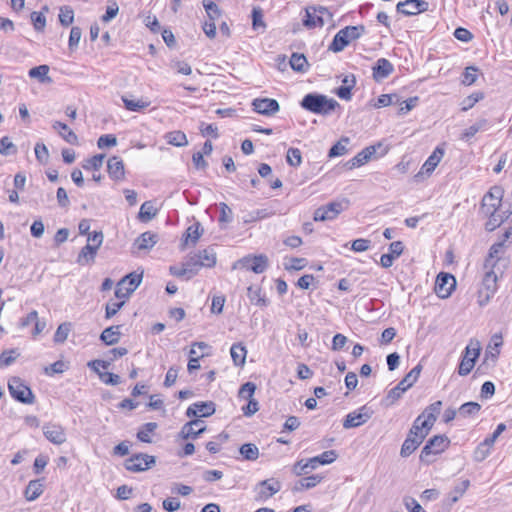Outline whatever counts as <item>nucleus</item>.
<instances>
[{"label": "nucleus", "instance_id": "nucleus-1", "mask_svg": "<svg viewBox=\"0 0 512 512\" xmlns=\"http://www.w3.org/2000/svg\"><path fill=\"white\" fill-rule=\"evenodd\" d=\"M300 105L303 109L320 115H328L339 107V103L335 99L318 93L306 94Z\"/></svg>", "mask_w": 512, "mask_h": 512}, {"label": "nucleus", "instance_id": "nucleus-2", "mask_svg": "<svg viewBox=\"0 0 512 512\" xmlns=\"http://www.w3.org/2000/svg\"><path fill=\"white\" fill-rule=\"evenodd\" d=\"M366 32L364 25L346 26L339 30L333 38L329 46V50L333 52H341L350 42L360 38Z\"/></svg>", "mask_w": 512, "mask_h": 512}, {"label": "nucleus", "instance_id": "nucleus-3", "mask_svg": "<svg viewBox=\"0 0 512 512\" xmlns=\"http://www.w3.org/2000/svg\"><path fill=\"white\" fill-rule=\"evenodd\" d=\"M422 370L420 364L416 365L394 388H392L385 397L386 405H393L399 400L404 392H406L417 381Z\"/></svg>", "mask_w": 512, "mask_h": 512}, {"label": "nucleus", "instance_id": "nucleus-4", "mask_svg": "<svg viewBox=\"0 0 512 512\" xmlns=\"http://www.w3.org/2000/svg\"><path fill=\"white\" fill-rule=\"evenodd\" d=\"M497 291V275L493 269H485L481 287L478 290L477 302L479 306L487 305Z\"/></svg>", "mask_w": 512, "mask_h": 512}, {"label": "nucleus", "instance_id": "nucleus-5", "mask_svg": "<svg viewBox=\"0 0 512 512\" xmlns=\"http://www.w3.org/2000/svg\"><path fill=\"white\" fill-rule=\"evenodd\" d=\"M8 390L13 399L23 404H33L35 396L24 381L19 377H12L8 381Z\"/></svg>", "mask_w": 512, "mask_h": 512}, {"label": "nucleus", "instance_id": "nucleus-6", "mask_svg": "<svg viewBox=\"0 0 512 512\" xmlns=\"http://www.w3.org/2000/svg\"><path fill=\"white\" fill-rule=\"evenodd\" d=\"M349 201L346 199L340 201H333L326 205L317 208L314 211V221H331L338 217V215L348 208Z\"/></svg>", "mask_w": 512, "mask_h": 512}, {"label": "nucleus", "instance_id": "nucleus-7", "mask_svg": "<svg viewBox=\"0 0 512 512\" xmlns=\"http://www.w3.org/2000/svg\"><path fill=\"white\" fill-rule=\"evenodd\" d=\"M450 444V440L443 435H436L429 439L420 453V460L431 463L432 456L442 453Z\"/></svg>", "mask_w": 512, "mask_h": 512}, {"label": "nucleus", "instance_id": "nucleus-8", "mask_svg": "<svg viewBox=\"0 0 512 512\" xmlns=\"http://www.w3.org/2000/svg\"><path fill=\"white\" fill-rule=\"evenodd\" d=\"M142 281V274L136 272L129 273L123 277L116 286L115 297L118 299H127L136 290Z\"/></svg>", "mask_w": 512, "mask_h": 512}, {"label": "nucleus", "instance_id": "nucleus-9", "mask_svg": "<svg viewBox=\"0 0 512 512\" xmlns=\"http://www.w3.org/2000/svg\"><path fill=\"white\" fill-rule=\"evenodd\" d=\"M480 343L478 341H471L465 348L464 356L459 364L458 373L460 376L468 375L473 369L476 359L480 354Z\"/></svg>", "mask_w": 512, "mask_h": 512}, {"label": "nucleus", "instance_id": "nucleus-10", "mask_svg": "<svg viewBox=\"0 0 512 512\" xmlns=\"http://www.w3.org/2000/svg\"><path fill=\"white\" fill-rule=\"evenodd\" d=\"M503 197V189L499 186H494L490 191L484 195L481 204V212L483 215L493 214L498 212L501 206V200Z\"/></svg>", "mask_w": 512, "mask_h": 512}, {"label": "nucleus", "instance_id": "nucleus-11", "mask_svg": "<svg viewBox=\"0 0 512 512\" xmlns=\"http://www.w3.org/2000/svg\"><path fill=\"white\" fill-rule=\"evenodd\" d=\"M237 266L260 274L267 269L268 258L263 254L257 256H246L235 263L233 268L235 269Z\"/></svg>", "mask_w": 512, "mask_h": 512}, {"label": "nucleus", "instance_id": "nucleus-12", "mask_svg": "<svg viewBox=\"0 0 512 512\" xmlns=\"http://www.w3.org/2000/svg\"><path fill=\"white\" fill-rule=\"evenodd\" d=\"M281 490V483L274 478L259 482L255 487V500L266 501Z\"/></svg>", "mask_w": 512, "mask_h": 512}, {"label": "nucleus", "instance_id": "nucleus-13", "mask_svg": "<svg viewBox=\"0 0 512 512\" xmlns=\"http://www.w3.org/2000/svg\"><path fill=\"white\" fill-rule=\"evenodd\" d=\"M372 414L373 411L369 407L364 405L360 407L358 410L349 413L345 417L343 421V427L345 429L359 427L365 424L372 417Z\"/></svg>", "mask_w": 512, "mask_h": 512}, {"label": "nucleus", "instance_id": "nucleus-14", "mask_svg": "<svg viewBox=\"0 0 512 512\" xmlns=\"http://www.w3.org/2000/svg\"><path fill=\"white\" fill-rule=\"evenodd\" d=\"M456 287V279L452 274L441 272L435 282V292L442 298H448Z\"/></svg>", "mask_w": 512, "mask_h": 512}, {"label": "nucleus", "instance_id": "nucleus-15", "mask_svg": "<svg viewBox=\"0 0 512 512\" xmlns=\"http://www.w3.org/2000/svg\"><path fill=\"white\" fill-rule=\"evenodd\" d=\"M155 462L154 456L140 453L128 458L125 462V468L131 472H141L150 468Z\"/></svg>", "mask_w": 512, "mask_h": 512}, {"label": "nucleus", "instance_id": "nucleus-16", "mask_svg": "<svg viewBox=\"0 0 512 512\" xmlns=\"http://www.w3.org/2000/svg\"><path fill=\"white\" fill-rule=\"evenodd\" d=\"M332 19V14L325 7H319L318 9H314L313 12L309 10L306 11V18L303 23L306 27L314 28V27H322L328 21Z\"/></svg>", "mask_w": 512, "mask_h": 512}, {"label": "nucleus", "instance_id": "nucleus-17", "mask_svg": "<svg viewBox=\"0 0 512 512\" xmlns=\"http://www.w3.org/2000/svg\"><path fill=\"white\" fill-rule=\"evenodd\" d=\"M429 3L425 0H405L397 4L396 10L405 16H414L422 12H426Z\"/></svg>", "mask_w": 512, "mask_h": 512}, {"label": "nucleus", "instance_id": "nucleus-18", "mask_svg": "<svg viewBox=\"0 0 512 512\" xmlns=\"http://www.w3.org/2000/svg\"><path fill=\"white\" fill-rule=\"evenodd\" d=\"M443 156L444 149L440 146H437L432 154L428 157V159L424 162L418 174L415 175V178L418 179L424 175L430 176Z\"/></svg>", "mask_w": 512, "mask_h": 512}, {"label": "nucleus", "instance_id": "nucleus-19", "mask_svg": "<svg viewBox=\"0 0 512 512\" xmlns=\"http://www.w3.org/2000/svg\"><path fill=\"white\" fill-rule=\"evenodd\" d=\"M254 111L265 116H272L280 110L279 103L275 99L257 98L252 102Z\"/></svg>", "mask_w": 512, "mask_h": 512}, {"label": "nucleus", "instance_id": "nucleus-20", "mask_svg": "<svg viewBox=\"0 0 512 512\" xmlns=\"http://www.w3.org/2000/svg\"><path fill=\"white\" fill-rule=\"evenodd\" d=\"M44 436L53 444L61 445L66 441V433L61 425L48 423L43 426Z\"/></svg>", "mask_w": 512, "mask_h": 512}, {"label": "nucleus", "instance_id": "nucleus-21", "mask_svg": "<svg viewBox=\"0 0 512 512\" xmlns=\"http://www.w3.org/2000/svg\"><path fill=\"white\" fill-rule=\"evenodd\" d=\"M206 430L204 422L199 419L191 420L183 425L181 429V436L183 439H195Z\"/></svg>", "mask_w": 512, "mask_h": 512}, {"label": "nucleus", "instance_id": "nucleus-22", "mask_svg": "<svg viewBox=\"0 0 512 512\" xmlns=\"http://www.w3.org/2000/svg\"><path fill=\"white\" fill-rule=\"evenodd\" d=\"M107 171L111 179L115 181L125 178L124 163L118 156H112L107 162Z\"/></svg>", "mask_w": 512, "mask_h": 512}, {"label": "nucleus", "instance_id": "nucleus-23", "mask_svg": "<svg viewBox=\"0 0 512 512\" xmlns=\"http://www.w3.org/2000/svg\"><path fill=\"white\" fill-rule=\"evenodd\" d=\"M394 70L392 63L385 59L380 58L376 61L373 67V78L375 81L379 82L383 79L387 78Z\"/></svg>", "mask_w": 512, "mask_h": 512}, {"label": "nucleus", "instance_id": "nucleus-24", "mask_svg": "<svg viewBox=\"0 0 512 512\" xmlns=\"http://www.w3.org/2000/svg\"><path fill=\"white\" fill-rule=\"evenodd\" d=\"M375 153H376L375 146L366 147L365 149L360 151L356 156H354L352 159H350L347 162L346 166L349 169L360 167V166L364 165L365 163H367Z\"/></svg>", "mask_w": 512, "mask_h": 512}, {"label": "nucleus", "instance_id": "nucleus-25", "mask_svg": "<svg viewBox=\"0 0 512 512\" xmlns=\"http://www.w3.org/2000/svg\"><path fill=\"white\" fill-rule=\"evenodd\" d=\"M432 426L427 423V421L422 419V416H418L414 422L412 427L409 430L408 435L414 437H421V442L426 438L429 434Z\"/></svg>", "mask_w": 512, "mask_h": 512}, {"label": "nucleus", "instance_id": "nucleus-26", "mask_svg": "<svg viewBox=\"0 0 512 512\" xmlns=\"http://www.w3.org/2000/svg\"><path fill=\"white\" fill-rule=\"evenodd\" d=\"M158 241V235L147 231L142 233L134 242L133 246L137 250H150Z\"/></svg>", "mask_w": 512, "mask_h": 512}, {"label": "nucleus", "instance_id": "nucleus-27", "mask_svg": "<svg viewBox=\"0 0 512 512\" xmlns=\"http://www.w3.org/2000/svg\"><path fill=\"white\" fill-rule=\"evenodd\" d=\"M338 457L335 450H328L319 456L308 459L310 470L316 469L319 465H327L333 463Z\"/></svg>", "mask_w": 512, "mask_h": 512}, {"label": "nucleus", "instance_id": "nucleus-28", "mask_svg": "<svg viewBox=\"0 0 512 512\" xmlns=\"http://www.w3.org/2000/svg\"><path fill=\"white\" fill-rule=\"evenodd\" d=\"M490 122L486 118L478 119L473 125L469 126L467 129L463 131L461 134L462 140H469L474 137L478 132L486 131L490 128Z\"/></svg>", "mask_w": 512, "mask_h": 512}, {"label": "nucleus", "instance_id": "nucleus-29", "mask_svg": "<svg viewBox=\"0 0 512 512\" xmlns=\"http://www.w3.org/2000/svg\"><path fill=\"white\" fill-rule=\"evenodd\" d=\"M53 129L69 144H78L77 135L65 124L60 121H55L52 125Z\"/></svg>", "mask_w": 512, "mask_h": 512}, {"label": "nucleus", "instance_id": "nucleus-30", "mask_svg": "<svg viewBox=\"0 0 512 512\" xmlns=\"http://www.w3.org/2000/svg\"><path fill=\"white\" fill-rule=\"evenodd\" d=\"M194 259L198 261L201 267L211 268L216 264V253L213 248H206L194 254Z\"/></svg>", "mask_w": 512, "mask_h": 512}, {"label": "nucleus", "instance_id": "nucleus-31", "mask_svg": "<svg viewBox=\"0 0 512 512\" xmlns=\"http://www.w3.org/2000/svg\"><path fill=\"white\" fill-rule=\"evenodd\" d=\"M504 241L493 244L489 249V254L484 262V269H494L496 262L499 260V255L502 253Z\"/></svg>", "mask_w": 512, "mask_h": 512}, {"label": "nucleus", "instance_id": "nucleus-32", "mask_svg": "<svg viewBox=\"0 0 512 512\" xmlns=\"http://www.w3.org/2000/svg\"><path fill=\"white\" fill-rule=\"evenodd\" d=\"M98 249L87 243L80 251L77 257V263L81 266L93 263Z\"/></svg>", "mask_w": 512, "mask_h": 512}, {"label": "nucleus", "instance_id": "nucleus-33", "mask_svg": "<svg viewBox=\"0 0 512 512\" xmlns=\"http://www.w3.org/2000/svg\"><path fill=\"white\" fill-rule=\"evenodd\" d=\"M120 328V325H116L104 329L100 335L101 341L106 345H114L118 343L121 335Z\"/></svg>", "mask_w": 512, "mask_h": 512}, {"label": "nucleus", "instance_id": "nucleus-34", "mask_svg": "<svg viewBox=\"0 0 512 512\" xmlns=\"http://www.w3.org/2000/svg\"><path fill=\"white\" fill-rule=\"evenodd\" d=\"M49 70V66L43 64L31 68L28 74L31 78L37 79L40 83L50 84L52 83V78L48 75Z\"/></svg>", "mask_w": 512, "mask_h": 512}, {"label": "nucleus", "instance_id": "nucleus-35", "mask_svg": "<svg viewBox=\"0 0 512 512\" xmlns=\"http://www.w3.org/2000/svg\"><path fill=\"white\" fill-rule=\"evenodd\" d=\"M442 407L441 401H435L430 404L419 416H422V419L427 421L432 427L437 419L438 414L440 413Z\"/></svg>", "mask_w": 512, "mask_h": 512}, {"label": "nucleus", "instance_id": "nucleus-36", "mask_svg": "<svg viewBox=\"0 0 512 512\" xmlns=\"http://www.w3.org/2000/svg\"><path fill=\"white\" fill-rule=\"evenodd\" d=\"M421 437H412L407 435V438L404 440L400 455L403 458L410 456L420 445H421Z\"/></svg>", "mask_w": 512, "mask_h": 512}, {"label": "nucleus", "instance_id": "nucleus-37", "mask_svg": "<svg viewBox=\"0 0 512 512\" xmlns=\"http://www.w3.org/2000/svg\"><path fill=\"white\" fill-rule=\"evenodd\" d=\"M231 357L236 366L242 367L245 364L247 350L241 343L233 344L230 349Z\"/></svg>", "mask_w": 512, "mask_h": 512}, {"label": "nucleus", "instance_id": "nucleus-38", "mask_svg": "<svg viewBox=\"0 0 512 512\" xmlns=\"http://www.w3.org/2000/svg\"><path fill=\"white\" fill-rule=\"evenodd\" d=\"M43 493V485L39 481H30L25 490V497L28 501L36 500Z\"/></svg>", "mask_w": 512, "mask_h": 512}, {"label": "nucleus", "instance_id": "nucleus-39", "mask_svg": "<svg viewBox=\"0 0 512 512\" xmlns=\"http://www.w3.org/2000/svg\"><path fill=\"white\" fill-rule=\"evenodd\" d=\"M240 454L245 460L255 461L259 457V449L255 444L245 443L239 448Z\"/></svg>", "mask_w": 512, "mask_h": 512}, {"label": "nucleus", "instance_id": "nucleus-40", "mask_svg": "<svg viewBox=\"0 0 512 512\" xmlns=\"http://www.w3.org/2000/svg\"><path fill=\"white\" fill-rule=\"evenodd\" d=\"M156 214L157 209L154 208L153 204L150 201H146L140 207L138 218L143 222H147L154 218Z\"/></svg>", "mask_w": 512, "mask_h": 512}, {"label": "nucleus", "instance_id": "nucleus-41", "mask_svg": "<svg viewBox=\"0 0 512 512\" xmlns=\"http://www.w3.org/2000/svg\"><path fill=\"white\" fill-rule=\"evenodd\" d=\"M166 140L169 144L177 147H183L188 144L187 137L182 131H172L167 133Z\"/></svg>", "mask_w": 512, "mask_h": 512}, {"label": "nucleus", "instance_id": "nucleus-42", "mask_svg": "<svg viewBox=\"0 0 512 512\" xmlns=\"http://www.w3.org/2000/svg\"><path fill=\"white\" fill-rule=\"evenodd\" d=\"M290 66L296 72H305L308 62L303 54L293 53L290 58Z\"/></svg>", "mask_w": 512, "mask_h": 512}, {"label": "nucleus", "instance_id": "nucleus-43", "mask_svg": "<svg viewBox=\"0 0 512 512\" xmlns=\"http://www.w3.org/2000/svg\"><path fill=\"white\" fill-rule=\"evenodd\" d=\"M158 425L155 422L145 423L137 433V438L144 443H151L150 434L157 429Z\"/></svg>", "mask_w": 512, "mask_h": 512}, {"label": "nucleus", "instance_id": "nucleus-44", "mask_svg": "<svg viewBox=\"0 0 512 512\" xmlns=\"http://www.w3.org/2000/svg\"><path fill=\"white\" fill-rule=\"evenodd\" d=\"M480 409L481 406L477 402H467L460 406L458 414L463 418H467L476 415Z\"/></svg>", "mask_w": 512, "mask_h": 512}, {"label": "nucleus", "instance_id": "nucleus-45", "mask_svg": "<svg viewBox=\"0 0 512 512\" xmlns=\"http://www.w3.org/2000/svg\"><path fill=\"white\" fill-rule=\"evenodd\" d=\"M122 101L124 103L125 108L127 110L133 111V112L141 111V110L147 108L150 104V102L145 101L143 99L132 100V99H128L127 97H124V96L122 97Z\"/></svg>", "mask_w": 512, "mask_h": 512}, {"label": "nucleus", "instance_id": "nucleus-46", "mask_svg": "<svg viewBox=\"0 0 512 512\" xmlns=\"http://www.w3.org/2000/svg\"><path fill=\"white\" fill-rule=\"evenodd\" d=\"M469 486H470V481L467 479L458 483L454 487L453 491H451L449 494V499L451 501V504L456 503L460 499V497L463 496V494L466 492V490L469 488Z\"/></svg>", "mask_w": 512, "mask_h": 512}, {"label": "nucleus", "instance_id": "nucleus-47", "mask_svg": "<svg viewBox=\"0 0 512 512\" xmlns=\"http://www.w3.org/2000/svg\"><path fill=\"white\" fill-rule=\"evenodd\" d=\"M322 479L323 476L319 474L304 477L299 481V486H296L295 489H311L315 487L317 484H319L322 481Z\"/></svg>", "mask_w": 512, "mask_h": 512}, {"label": "nucleus", "instance_id": "nucleus-48", "mask_svg": "<svg viewBox=\"0 0 512 512\" xmlns=\"http://www.w3.org/2000/svg\"><path fill=\"white\" fill-rule=\"evenodd\" d=\"M195 407L198 411V416L208 417L215 413V404L211 401L208 402H196Z\"/></svg>", "mask_w": 512, "mask_h": 512}, {"label": "nucleus", "instance_id": "nucleus-49", "mask_svg": "<svg viewBox=\"0 0 512 512\" xmlns=\"http://www.w3.org/2000/svg\"><path fill=\"white\" fill-rule=\"evenodd\" d=\"M105 155L104 154H97L93 157L87 159L83 164L82 167L85 170H99L102 167L103 160Z\"/></svg>", "mask_w": 512, "mask_h": 512}, {"label": "nucleus", "instance_id": "nucleus-50", "mask_svg": "<svg viewBox=\"0 0 512 512\" xmlns=\"http://www.w3.org/2000/svg\"><path fill=\"white\" fill-rule=\"evenodd\" d=\"M59 21L61 25L67 27L74 21V12L71 7L63 6L60 8Z\"/></svg>", "mask_w": 512, "mask_h": 512}, {"label": "nucleus", "instance_id": "nucleus-51", "mask_svg": "<svg viewBox=\"0 0 512 512\" xmlns=\"http://www.w3.org/2000/svg\"><path fill=\"white\" fill-rule=\"evenodd\" d=\"M70 330H71L70 323L65 322V323L60 324L54 334V341L56 343L65 342L70 333Z\"/></svg>", "mask_w": 512, "mask_h": 512}, {"label": "nucleus", "instance_id": "nucleus-52", "mask_svg": "<svg viewBox=\"0 0 512 512\" xmlns=\"http://www.w3.org/2000/svg\"><path fill=\"white\" fill-rule=\"evenodd\" d=\"M203 6L210 21H215L221 16V10L216 3L212 1H203Z\"/></svg>", "mask_w": 512, "mask_h": 512}, {"label": "nucleus", "instance_id": "nucleus-53", "mask_svg": "<svg viewBox=\"0 0 512 512\" xmlns=\"http://www.w3.org/2000/svg\"><path fill=\"white\" fill-rule=\"evenodd\" d=\"M16 152L17 148L9 139V137L4 136L0 139V154L9 156L15 154Z\"/></svg>", "mask_w": 512, "mask_h": 512}, {"label": "nucleus", "instance_id": "nucleus-54", "mask_svg": "<svg viewBox=\"0 0 512 512\" xmlns=\"http://www.w3.org/2000/svg\"><path fill=\"white\" fill-rule=\"evenodd\" d=\"M19 355L16 349L4 350L0 355V367L10 366Z\"/></svg>", "mask_w": 512, "mask_h": 512}, {"label": "nucleus", "instance_id": "nucleus-55", "mask_svg": "<svg viewBox=\"0 0 512 512\" xmlns=\"http://www.w3.org/2000/svg\"><path fill=\"white\" fill-rule=\"evenodd\" d=\"M286 160L290 166L298 167L302 162L300 150L298 148H289L287 151Z\"/></svg>", "mask_w": 512, "mask_h": 512}, {"label": "nucleus", "instance_id": "nucleus-56", "mask_svg": "<svg viewBox=\"0 0 512 512\" xmlns=\"http://www.w3.org/2000/svg\"><path fill=\"white\" fill-rule=\"evenodd\" d=\"M203 229L201 228V225L199 222L191 225L187 229V236H186V243L188 240H191L193 244L197 242V240L200 238L202 234Z\"/></svg>", "mask_w": 512, "mask_h": 512}, {"label": "nucleus", "instance_id": "nucleus-57", "mask_svg": "<svg viewBox=\"0 0 512 512\" xmlns=\"http://www.w3.org/2000/svg\"><path fill=\"white\" fill-rule=\"evenodd\" d=\"M124 304H125V300H123V299H120V301H118V302H115V301L108 302L106 305V308H105V318H107V319L112 318L124 306Z\"/></svg>", "mask_w": 512, "mask_h": 512}, {"label": "nucleus", "instance_id": "nucleus-58", "mask_svg": "<svg viewBox=\"0 0 512 512\" xmlns=\"http://www.w3.org/2000/svg\"><path fill=\"white\" fill-rule=\"evenodd\" d=\"M399 101V97L396 94H382L378 97L375 106L377 108L386 107L395 104Z\"/></svg>", "mask_w": 512, "mask_h": 512}, {"label": "nucleus", "instance_id": "nucleus-59", "mask_svg": "<svg viewBox=\"0 0 512 512\" xmlns=\"http://www.w3.org/2000/svg\"><path fill=\"white\" fill-rule=\"evenodd\" d=\"M248 297L251 300L252 303L258 305V306H266L267 301L265 298L261 296L260 289L249 287L248 288Z\"/></svg>", "mask_w": 512, "mask_h": 512}, {"label": "nucleus", "instance_id": "nucleus-60", "mask_svg": "<svg viewBox=\"0 0 512 512\" xmlns=\"http://www.w3.org/2000/svg\"><path fill=\"white\" fill-rule=\"evenodd\" d=\"M183 266H184V268L189 269V271H187L188 279H190L191 277L196 275L198 273L199 269L201 268V265L198 263V261L196 259H194V255L190 256L183 263Z\"/></svg>", "mask_w": 512, "mask_h": 512}, {"label": "nucleus", "instance_id": "nucleus-61", "mask_svg": "<svg viewBox=\"0 0 512 512\" xmlns=\"http://www.w3.org/2000/svg\"><path fill=\"white\" fill-rule=\"evenodd\" d=\"M491 446L485 445V441L480 443L474 451V460L481 462L488 457L490 454Z\"/></svg>", "mask_w": 512, "mask_h": 512}, {"label": "nucleus", "instance_id": "nucleus-62", "mask_svg": "<svg viewBox=\"0 0 512 512\" xmlns=\"http://www.w3.org/2000/svg\"><path fill=\"white\" fill-rule=\"evenodd\" d=\"M306 263H307V261L305 258L293 257V258H290L288 260V262H285L284 266H285L286 270L298 271V270L303 269L306 266Z\"/></svg>", "mask_w": 512, "mask_h": 512}, {"label": "nucleus", "instance_id": "nucleus-63", "mask_svg": "<svg viewBox=\"0 0 512 512\" xmlns=\"http://www.w3.org/2000/svg\"><path fill=\"white\" fill-rule=\"evenodd\" d=\"M256 390V385L252 382H246L239 389V397L243 399H251Z\"/></svg>", "mask_w": 512, "mask_h": 512}, {"label": "nucleus", "instance_id": "nucleus-64", "mask_svg": "<svg viewBox=\"0 0 512 512\" xmlns=\"http://www.w3.org/2000/svg\"><path fill=\"white\" fill-rule=\"evenodd\" d=\"M31 21L33 23L34 29L36 31H43L46 25V18L40 12H32L31 13Z\"/></svg>", "mask_w": 512, "mask_h": 512}]
</instances>
